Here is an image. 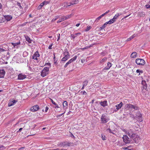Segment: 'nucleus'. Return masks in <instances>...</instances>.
I'll return each instance as SVG.
<instances>
[{"label": "nucleus", "mask_w": 150, "mask_h": 150, "mask_svg": "<svg viewBox=\"0 0 150 150\" xmlns=\"http://www.w3.org/2000/svg\"><path fill=\"white\" fill-rule=\"evenodd\" d=\"M109 120V117L107 116L104 114L102 115L100 119L101 123H105L107 122Z\"/></svg>", "instance_id": "nucleus-1"}, {"label": "nucleus", "mask_w": 150, "mask_h": 150, "mask_svg": "<svg viewBox=\"0 0 150 150\" xmlns=\"http://www.w3.org/2000/svg\"><path fill=\"white\" fill-rule=\"evenodd\" d=\"M129 137L132 139L134 140L135 143H138L140 138L139 136L136 134L134 133L131 135Z\"/></svg>", "instance_id": "nucleus-2"}, {"label": "nucleus", "mask_w": 150, "mask_h": 150, "mask_svg": "<svg viewBox=\"0 0 150 150\" xmlns=\"http://www.w3.org/2000/svg\"><path fill=\"white\" fill-rule=\"evenodd\" d=\"M49 68L48 67H45L42 71L41 74V76L42 77H44L49 73Z\"/></svg>", "instance_id": "nucleus-3"}, {"label": "nucleus", "mask_w": 150, "mask_h": 150, "mask_svg": "<svg viewBox=\"0 0 150 150\" xmlns=\"http://www.w3.org/2000/svg\"><path fill=\"white\" fill-rule=\"evenodd\" d=\"M126 108L130 109L131 110L133 109L134 110H137L138 109V108L135 105H133L131 104H127L125 105Z\"/></svg>", "instance_id": "nucleus-4"}, {"label": "nucleus", "mask_w": 150, "mask_h": 150, "mask_svg": "<svg viewBox=\"0 0 150 150\" xmlns=\"http://www.w3.org/2000/svg\"><path fill=\"white\" fill-rule=\"evenodd\" d=\"M71 143L67 142H61L57 144V146H70Z\"/></svg>", "instance_id": "nucleus-5"}, {"label": "nucleus", "mask_w": 150, "mask_h": 150, "mask_svg": "<svg viewBox=\"0 0 150 150\" xmlns=\"http://www.w3.org/2000/svg\"><path fill=\"white\" fill-rule=\"evenodd\" d=\"M136 63L138 65H144L145 64V62L143 59L138 58L136 59Z\"/></svg>", "instance_id": "nucleus-6"}, {"label": "nucleus", "mask_w": 150, "mask_h": 150, "mask_svg": "<svg viewBox=\"0 0 150 150\" xmlns=\"http://www.w3.org/2000/svg\"><path fill=\"white\" fill-rule=\"evenodd\" d=\"M135 117L138 118V120L140 122H142L143 120L142 118V115L140 113L139 111H137L136 113Z\"/></svg>", "instance_id": "nucleus-7"}, {"label": "nucleus", "mask_w": 150, "mask_h": 150, "mask_svg": "<svg viewBox=\"0 0 150 150\" xmlns=\"http://www.w3.org/2000/svg\"><path fill=\"white\" fill-rule=\"evenodd\" d=\"M123 141L126 144L129 143L130 142V141L129 140V138L127 135H124L122 137Z\"/></svg>", "instance_id": "nucleus-8"}, {"label": "nucleus", "mask_w": 150, "mask_h": 150, "mask_svg": "<svg viewBox=\"0 0 150 150\" xmlns=\"http://www.w3.org/2000/svg\"><path fill=\"white\" fill-rule=\"evenodd\" d=\"M39 108L38 105H36L31 107L30 110L31 111L35 112L38 110Z\"/></svg>", "instance_id": "nucleus-9"}, {"label": "nucleus", "mask_w": 150, "mask_h": 150, "mask_svg": "<svg viewBox=\"0 0 150 150\" xmlns=\"http://www.w3.org/2000/svg\"><path fill=\"white\" fill-rule=\"evenodd\" d=\"M40 54H39V52L37 51L35 52L33 56V59L36 60L38 59L37 58L39 57Z\"/></svg>", "instance_id": "nucleus-10"}, {"label": "nucleus", "mask_w": 150, "mask_h": 150, "mask_svg": "<svg viewBox=\"0 0 150 150\" xmlns=\"http://www.w3.org/2000/svg\"><path fill=\"white\" fill-rule=\"evenodd\" d=\"M99 104L103 107H105L108 105V102L107 100L101 101L99 102Z\"/></svg>", "instance_id": "nucleus-11"}, {"label": "nucleus", "mask_w": 150, "mask_h": 150, "mask_svg": "<svg viewBox=\"0 0 150 150\" xmlns=\"http://www.w3.org/2000/svg\"><path fill=\"white\" fill-rule=\"evenodd\" d=\"M26 77V76L23 75L21 74H19L18 76V79L19 80H23Z\"/></svg>", "instance_id": "nucleus-12"}, {"label": "nucleus", "mask_w": 150, "mask_h": 150, "mask_svg": "<svg viewBox=\"0 0 150 150\" xmlns=\"http://www.w3.org/2000/svg\"><path fill=\"white\" fill-rule=\"evenodd\" d=\"M5 72L4 69L0 70V78H4Z\"/></svg>", "instance_id": "nucleus-13"}, {"label": "nucleus", "mask_w": 150, "mask_h": 150, "mask_svg": "<svg viewBox=\"0 0 150 150\" xmlns=\"http://www.w3.org/2000/svg\"><path fill=\"white\" fill-rule=\"evenodd\" d=\"M21 43L20 41H19L18 42L16 43H13L12 42L11 44L13 46L14 48H16L17 49L18 48V45H19Z\"/></svg>", "instance_id": "nucleus-14"}, {"label": "nucleus", "mask_w": 150, "mask_h": 150, "mask_svg": "<svg viewBox=\"0 0 150 150\" xmlns=\"http://www.w3.org/2000/svg\"><path fill=\"white\" fill-rule=\"evenodd\" d=\"M126 133L130 137L132 135L134 134V131L132 129H130L127 132H126Z\"/></svg>", "instance_id": "nucleus-15"}, {"label": "nucleus", "mask_w": 150, "mask_h": 150, "mask_svg": "<svg viewBox=\"0 0 150 150\" xmlns=\"http://www.w3.org/2000/svg\"><path fill=\"white\" fill-rule=\"evenodd\" d=\"M112 66V64L110 62H108L107 63V66L105 67L103 69V70L109 69Z\"/></svg>", "instance_id": "nucleus-16"}, {"label": "nucleus", "mask_w": 150, "mask_h": 150, "mask_svg": "<svg viewBox=\"0 0 150 150\" xmlns=\"http://www.w3.org/2000/svg\"><path fill=\"white\" fill-rule=\"evenodd\" d=\"M5 19L7 21H10L12 18V17L10 15H7L4 16Z\"/></svg>", "instance_id": "nucleus-17"}, {"label": "nucleus", "mask_w": 150, "mask_h": 150, "mask_svg": "<svg viewBox=\"0 0 150 150\" xmlns=\"http://www.w3.org/2000/svg\"><path fill=\"white\" fill-rule=\"evenodd\" d=\"M123 105V103L122 102H121L119 104L116 105L115 106L116 108V109L117 110L120 109Z\"/></svg>", "instance_id": "nucleus-18"}, {"label": "nucleus", "mask_w": 150, "mask_h": 150, "mask_svg": "<svg viewBox=\"0 0 150 150\" xmlns=\"http://www.w3.org/2000/svg\"><path fill=\"white\" fill-rule=\"evenodd\" d=\"M142 84L143 86V89L146 90L147 88V86L146 81L144 80L142 81Z\"/></svg>", "instance_id": "nucleus-19"}, {"label": "nucleus", "mask_w": 150, "mask_h": 150, "mask_svg": "<svg viewBox=\"0 0 150 150\" xmlns=\"http://www.w3.org/2000/svg\"><path fill=\"white\" fill-rule=\"evenodd\" d=\"M72 5V3H71L70 2L68 3L67 2H66L64 3V7H67L70 6Z\"/></svg>", "instance_id": "nucleus-20"}, {"label": "nucleus", "mask_w": 150, "mask_h": 150, "mask_svg": "<svg viewBox=\"0 0 150 150\" xmlns=\"http://www.w3.org/2000/svg\"><path fill=\"white\" fill-rule=\"evenodd\" d=\"M73 15L72 14H71L69 15H67L64 18H62V19L63 20V21H64L67 19L70 18Z\"/></svg>", "instance_id": "nucleus-21"}, {"label": "nucleus", "mask_w": 150, "mask_h": 150, "mask_svg": "<svg viewBox=\"0 0 150 150\" xmlns=\"http://www.w3.org/2000/svg\"><path fill=\"white\" fill-rule=\"evenodd\" d=\"M63 108L64 109H67L68 106V103L66 101H64L63 103Z\"/></svg>", "instance_id": "nucleus-22"}, {"label": "nucleus", "mask_w": 150, "mask_h": 150, "mask_svg": "<svg viewBox=\"0 0 150 150\" xmlns=\"http://www.w3.org/2000/svg\"><path fill=\"white\" fill-rule=\"evenodd\" d=\"M17 100H13L10 102H9L8 104V106H11L14 105V104L16 103L17 102Z\"/></svg>", "instance_id": "nucleus-23"}, {"label": "nucleus", "mask_w": 150, "mask_h": 150, "mask_svg": "<svg viewBox=\"0 0 150 150\" xmlns=\"http://www.w3.org/2000/svg\"><path fill=\"white\" fill-rule=\"evenodd\" d=\"M77 56L76 55L73 58L71 59H70L69 61L70 62V63H71V62L74 61L77 58Z\"/></svg>", "instance_id": "nucleus-24"}, {"label": "nucleus", "mask_w": 150, "mask_h": 150, "mask_svg": "<svg viewBox=\"0 0 150 150\" xmlns=\"http://www.w3.org/2000/svg\"><path fill=\"white\" fill-rule=\"evenodd\" d=\"M137 53L136 52H133L131 55V57L132 58H135L137 56Z\"/></svg>", "instance_id": "nucleus-25"}, {"label": "nucleus", "mask_w": 150, "mask_h": 150, "mask_svg": "<svg viewBox=\"0 0 150 150\" xmlns=\"http://www.w3.org/2000/svg\"><path fill=\"white\" fill-rule=\"evenodd\" d=\"M26 40L29 43H31V40L30 39V38L27 35H25V36Z\"/></svg>", "instance_id": "nucleus-26"}, {"label": "nucleus", "mask_w": 150, "mask_h": 150, "mask_svg": "<svg viewBox=\"0 0 150 150\" xmlns=\"http://www.w3.org/2000/svg\"><path fill=\"white\" fill-rule=\"evenodd\" d=\"M50 100H51V101L52 103L53 104L55 105V106L54 107L55 108H59V107L58 105H57V104L54 102L52 99H50Z\"/></svg>", "instance_id": "nucleus-27"}, {"label": "nucleus", "mask_w": 150, "mask_h": 150, "mask_svg": "<svg viewBox=\"0 0 150 150\" xmlns=\"http://www.w3.org/2000/svg\"><path fill=\"white\" fill-rule=\"evenodd\" d=\"M122 14L121 13H118L116 14L115 16L113 17V19H117L118 17L120 15H121Z\"/></svg>", "instance_id": "nucleus-28"}, {"label": "nucleus", "mask_w": 150, "mask_h": 150, "mask_svg": "<svg viewBox=\"0 0 150 150\" xmlns=\"http://www.w3.org/2000/svg\"><path fill=\"white\" fill-rule=\"evenodd\" d=\"M108 24L107 23V22H105L103 25L102 26V27H100L99 28V30H101L102 29H103L106 26V25Z\"/></svg>", "instance_id": "nucleus-29"}, {"label": "nucleus", "mask_w": 150, "mask_h": 150, "mask_svg": "<svg viewBox=\"0 0 150 150\" xmlns=\"http://www.w3.org/2000/svg\"><path fill=\"white\" fill-rule=\"evenodd\" d=\"M64 55H69V52L66 49L64 50V52L63 53Z\"/></svg>", "instance_id": "nucleus-30"}, {"label": "nucleus", "mask_w": 150, "mask_h": 150, "mask_svg": "<svg viewBox=\"0 0 150 150\" xmlns=\"http://www.w3.org/2000/svg\"><path fill=\"white\" fill-rule=\"evenodd\" d=\"M135 34H134L133 35H132V36H131L130 38H128L126 41H129L131 40L132 39L134 38L135 37Z\"/></svg>", "instance_id": "nucleus-31"}, {"label": "nucleus", "mask_w": 150, "mask_h": 150, "mask_svg": "<svg viewBox=\"0 0 150 150\" xmlns=\"http://www.w3.org/2000/svg\"><path fill=\"white\" fill-rule=\"evenodd\" d=\"M79 2V1L78 0H74L70 2L71 3H72V5L73 4H77Z\"/></svg>", "instance_id": "nucleus-32"}, {"label": "nucleus", "mask_w": 150, "mask_h": 150, "mask_svg": "<svg viewBox=\"0 0 150 150\" xmlns=\"http://www.w3.org/2000/svg\"><path fill=\"white\" fill-rule=\"evenodd\" d=\"M145 14L143 12L139 13V15L140 17H144L145 16Z\"/></svg>", "instance_id": "nucleus-33"}, {"label": "nucleus", "mask_w": 150, "mask_h": 150, "mask_svg": "<svg viewBox=\"0 0 150 150\" xmlns=\"http://www.w3.org/2000/svg\"><path fill=\"white\" fill-rule=\"evenodd\" d=\"M28 55V53L26 51H25L23 53V56L24 57H27Z\"/></svg>", "instance_id": "nucleus-34"}, {"label": "nucleus", "mask_w": 150, "mask_h": 150, "mask_svg": "<svg viewBox=\"0 0 150 150\" xmlns=\"http://www.w3.org/2000/svg\"><path fill=\"white\" fill-rule=\"evenodd\" d=\"M88 83V81L87 80H86L83 82V85L84 86H86L87 85Z\"/></svg>", "instance_id": "nucleus-35"}, {"label": "nucleus", "mask_w": 150, "mask_h": 150, "mask_svg": "<svg viewBox=\"0 0 150 150\" xmlns=\"http://www.w3.org/2000/svg\"><path fill=\"white\" fill-rule=\"evenodd\" d=\"M44 6V4H42V3H41L40 5L38 7V9H40L42 8V7H43Z\"/></svg>", "instance_id": "nucleus-36"}, {"label": "nucleus", "mask_w": 150, "mask_h": 150, "mask_svg": "<svg viewBox=\"0 0 150 150\" xmlns=\"http://www.w3.org/2000/svg\"><path fill=\"white\" fill-rule=\"evenodd\" d=\"M103 14L101 15V16H100L99 17H98L96 20V21H99L100 19V18L103 16Z\"/></svg>", "instance_id": "nucleus-37"}, {"label": "nucleus", "mask_w": 150, "mask_h": 150, "mask_svg": "<svg viewBox=\"0 0 150 150\" xmlns=\"http://www.w3.org/2000/svg\"><path fill=\"white\" fill-rule=\"evenodd\" d=\"M81 94L82 95H84L85 96H86L87 95V93L84 91H83L81 92Z\"/></svg>", "instance_id": "nucleus-38"}, {"label": "nucleus", "mask_w": 150, "mask_h": 150, "mask_svg": "<svg viewBox=\"0 0 150 150\" xmlns=\"http://www.w3.org/2000/svg\"><path fill=\"white\" fill-rule=\"evenodd\" d=\"M131 146H129L127 147H123L122 148V149L124 150H130L131 149H129V148H131Z\"/></svg>", "instance_id": "nucleus-39"}, {"label": "nucleus", "mask_w": 150, "mask_h": 150, "mask_svg": "<svg viewBox=\"0 0 150 150\" xmlns=\"http://www.w3.org/2000/svg\"><path fill=\"white\" fill-rule=\"evenodd\" d=\"M53 55H54V64H56L57 63V61L55 59V53H54L53 54Z\"/></svg>", "instance_id": "nucleus-40"}, {"label": "nucleus", "mask_w": 150, "mask_h": 150, "mask_svg": "<svg viewBox=\"0 0 150 150\" xmlns=\"http://www.w3.org/2000/svg\"><path fill=\"white\" fill-rule=\"evenodd\" d=\"M42 3L43 4H44V5H46L49 4V2L46 1H45L42 2Z\"/></svg>", "instance_id": "nucleus-41"}, {"label": "nucleus", "mask_w": 150, "mask_h": 150, "mask_svg": "<svg viewBox=\"0 0 150 150\" xmlns=\"http://www.w3.org/2000/svg\"><path fill=\"white\" fill-rule=\"evenodd\" d=\"M17 5L19 6V8L21 9H23V7H22L21 6L20 3L17 2Z\"/></svg>", "instance_id": "nucleus-42"}, {"label": "nucleus", "mask_w": 150, "mask_h": 150, "mask_svg": "<svg viewBox=\"0 0 150 150\" xmlns=\"http://www.w3.org/2000/svg\"><path fill=\"white\" fill-rule=\"evenodd\" d=\"M106 131L108 132H109L110 133H112L113 134H114L112 132V130H111V129H110V127H109L107 129H106Z\"/></svg>", "instance_id": "nucleus-43"}, {"label": "nucleus", "mask_w": 150, "mask_h": 150, "mask_svg": "<svg viewBox=\"0 0 150 150\" xmlns=\"http://www.w3.org/2000/svg\"><path fill=\"white\" fill-rule=\"evenodd\" d=\"M5 149V147L3 145H0V150H3Z\"/></svg>", "instance_id": "nucleus-44"}, {"label": "nucleus", "mask_w": 150, "mask_h": 150, "mask_svg": "<svg viewBox=\"0 0 150 150\" xmlns=\"http://www.w3.org/2000/svg\"><path fill=\"white\" fill-rule=\"evenodd\" d=\"M91 27L90 26H88L86 28V29L85 31H88L91 28Z\"/></svg>", "instance_id": "nucleus-45"}, {"label": "nucleus", "mask_w": 150, "mask_h": 150, "mask_svg": "<svg viewBox=\"0 0 150 150\" xmlns=\"http://www.w3.org/2000/svg\"><path fill=\"white\" fill-rule=\"evenodd\" d=\"M77 36V35H75V34L74 35L73 34H72L71 35L70 37L71 38H73V39H74V38Z\"/></svg>", "instance_id": "nucleus-46"}, {"label": "nucleus", "mask_w": 150, "mask_h": 150, "mask_svg": "<svg viewBox=\"0 0 150 150\" xmlns=\"http://www.w3.org/2000/svg\"><path fill=\"white\" fill-rule=\"evenodd\" d=\"M129 114H130V117L133 118V119H135V117L134 116V115L132 114L131 113L130 114V113H129Z\"/></svg>", "instance_id": "nucleus-47"}, {"label": "nucleus", "mask_w": 150, "mask_h": 150, "mask_svg": "<svg viewBox=\"0 0 150 150\" xmlns=\"http://www.w3.org/2000/svg\"><path fill=\"white\" fill-rule=\"evenodd\" d=\"M107 58L106 57H104L103 59H102L101 61L100 62L102 63L103 62H105L106 59Z\"/></svg>", "instance_id": "nucleus-48"}, {"label": "nucleus", "mask_w": 150, "mask_h": 150, "mask_svg": "<svg viewBox=\"0 0 150 150\" xmlns=\"http://www.w3.org/2000/svg\"><path fill=\"white\" fill-rule=\"evenodd\" d=\"M4 21L2 17L0 16V23H2Z\"/></svg>", "instance_id": "nucleus-49"}, {"label": "nucleus", "mask_w": 150, "mask_h": 150, "mask_svg": "<svg viewBox=\"0 0 150 150\" xmlns=\"http://www.w3.org/2000/svg\"><path fill=\"white\" fill-rule=\"evenodd\" d=\"M70 63V62L68 61L65 64V65L64 66V67L66 68L67 67V66Z\"/></svg>", "instance_id": "nucleus-50"}, {"label": "nucleus", "mask_w": 150, "mask_h": 150, "mask_svg": "<svg viewBox=\"0 0 150 150\" xmlns=\"http://www.w3.org/2000/svg\"><path fill=\"white\" fill-rule=\"evenodd\" d=\"M64 57L67 60L70 58V55H64Z\"/></svg>", "instance_id": "nucleus-51"}, {"label": "nucleus", "mask_w": 150, "mask_h": 150, "mask_svg": "<svg viewBox=\"0 0 150 150\" xmlns=\"http://www.w3.org/2000/svg\"><path fill=\"white\" fill-rule=\"evenodd\" d=\"M107 23L108 24H111L113 23V21H111V20H110L108 21L107 22Z\"/></svg>", "instance_id": "nucleus-52"}, {"label": "nucleus", "mask_w": 150, "mask_h": 150, "mask_svg": "<svg viewBox=\"0 0 150 150\" xmlns=\"http://www.w3.org/2000/svg\"><path fill=\"white\" fill-rule=\"evenodd\" d=\"M136 72L137 73H142L143 72V71L142 70H141L139 69H137V70H136Z\"/></svg>", "instance_id": "nucleus-53"}, {"label": "nucleus", "mask_w": 150, "mask_h": 150, "mask_svg": "<svg viewBox=\"0 0 150 150\" xmlns=\"http://www.w3.org/2000/svg\"><path fill=\"white\" fill-rule=\"evenodd\" d=\"M101 138H102V139L103 140H105L106 139V137L104 135L103 136V135H102V137Z\"/></svg>", "instance_id": "nucleus-54"}, {"label": "nucleus", "mask_w": 150, "mask_h": 150, "mask_svg": "<svg viewBox=\"0 0 150 150\" xmlns=\"http://www.w3.org/2000/svg\"><path fill=\"white\" fill-rule=\"evenodd\" d=\"M67 59H66L64 57H63L61 60V61H64L65 62L66 61Z\"/></svg>", "instance_id": "nucleus-55"}, {"label": "nucleus", "mask_w": 150, "mask_h": 150, "mask_svg": "<svg viewBox=\"0 0 150 150\" xmlns=\"http://www.w3.org/2000/svg\"><path fill=\"white\" fill-rule=\"evenodd\" d=\"M110 12L109 10H108L106 12H105V13L103 14V16H104L105 15L107 14L108 13Z\"/></svg>", "instance_id": "nucleus-56"}, {"label": "nucleus", "mask_w": 150, "mask_h": 150, "mask_svg": "<svg viewBox=\"0 0 150 150\" xmlns=\"http://www.w3.org/2000/svg\"><path fill=\"white\" fill-rule=\"evenodd\" d=\"M53 45V44H51L50 45H49L48 47V48L49 49H52V46Z\"/></svg>", "instance_id": "nucleus-57"}, {"label": "nucleus", "mask_w": 150, "mask_h": 150, "mask_svg": "<svg viewBox=\"0 0 150 150\" xmlns=\"http://www.w3.org/2000/svg\"><path fill=\"white\" fill-rule=\"evenodd\" d=\"M46 65L49 66L51 67V64L50 63H47L45 64V66Z\"/></svg>", "instance_id": "nucleus-58"}, {"label": "nucleus", "mask_w": 150, "mask_h": 150, "mask_svg": "<svg viewBox=\"0 0 150 150\" xmlns=\"http://www.w3.org/2000/svg\"><path fill=\"white\" fill-rule=\"evenodd\" d=\"M49 109V108L47 106H46L45 107V111L46 112H47Z\"/></svg>", "instance_id": "nucleus-59"}, {"label": "nucleus", "mask_w": 150, "mask_h": 150, "mask_svg": "<svg viewBox=\"0 0 150 150\" xmlns=\"http://www.w3.org/2000/svg\"><path fill=\"white\" fill-rule=\"evenodd\" d=\"M5 51V50H4V49L2 48H0V52H4Z\"/></svg>", "instance_id": "nucleus-60"}, {"label": "nucleus", "mask_w": 150, "mask_h": 150, "mask_svg": "<svg viewBox=\"0 0 150 150\" xmlns=\"http://www.w3.org/2000/svg\"><path fill=\"white\" fill-rule=\"evenodd\" d=\"M65 113V112L62 113L61 114H60L58 115L57 116V117H60L61 116H62L64 113Z\"/></svg>", "instance_id": "nucleus-61"}, {"label": "nucleus", "mask_w": 150, "mask_h": 150, "mask_svg": "<svg viewBox=\"0 0 150 150\" xmlns=\"http://www.w3.org/2000/svg\"><path fill=\"white\" fill-rule=\"evenodd\" d=\"M88 48H89V47H88V46H86V47H84V48H82V50H85V49H87Z\"/></svg>", "instance_id": "nucleus-62"}, {"label": "nucleus", "mask_w": 150, "mask_h": 150, "mask_svg": "<svg viewBox=\"0 0 150 150\" xmlns=\"http://www.w3.org/2000/svg\"><path fill=\"white\" fill-rule=\"evenodd\" d=\"M146 7L147 8H150V5H146Z\"/></svg>", "instance_id": "nucleus-63"}, {"label": "nucleus", "mask_w": 150, "mask_h": 150, "mask_svg": "<svg viewBox=\"0 0 150 150\" xmlns=\"http://www.w3.org/2000/svg\"><path fill=\"white\" fill-rule=\"evenodd\" d=\"M22 129H23V128H20L19 129V130H18V131H17V132H21V131L22 130Z\"/></svg>", "instance_id": "nucleus-64"}]
</instances>
